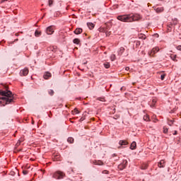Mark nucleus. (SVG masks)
Here are the masks:
<instances>
[{
	"mask_svg": "<svg viewBox=\"0 0 181 181\" xmlns=\"http://www.w3.org/2000/svg\"><path fill=\"white\" fill-rule=\"evenodd\" d=\"M160 78H161V80H165V74H162L160 76Z\"/></svg>",
	"mask_w": 181,
	"mask_h": 181,
	"instance_id": "nucleus-34",
	"label": "nucleus"
},
{
	"mask_svg": "<svg viewBox=\"0 0 181 181\" xmlns=\"http://www.w3.org/2000/svg\"><path fill=\"white\" fill-rule=\"evenodd\" d=\"M117 19L118 21H121V22H135L141 19V17L139 14H128L119 16H117Z\"/></svg>",
	"mask_w": 181,
	"mask_h": 181,
	"instance_id": "nucleus-1",
	"label": "nucleus"
},
{
	"mask_svg": "<svg viewBox=\"0 0 181 181\" xmlns=\"http://www.w3.org/2000/svg\"><path fill=\"white\" fill-rule=\"evenodd\" d=\"M98 100H99V101H105L104 98H99Z\"/></svg>",
	"mask_w": 181,
	"mask_h": 181,
	"instance_id": "nucleus-33",
	"label": "nucleus"
},
{
	"mask_svg": "<svg viewBox=\"0 0 181 181\" xmlns=\"http://www.w3.org/2000/svg\"><path fill=\"white\" fill-rule=\"evenodd\" d=\"M81 121H83V119H82V118L81 119Z\"/></svg>",
	"mask_w": 181,
	"mask_h": 181,
	"instance_id": "nucleus-45",
	"label": "nucleus"
},
{
	"mask_svg": "<svg viewBox=\"0 0 181 181\" xmlns=\"http://www.w3.org/2000/svg\"><path fill=\"white\" fill-rule=\"evenodd\" d=\"M4 1H8V0H3L2 2H4Z\"/></svg>",
	"mask_w": 181,
	"mask_h": 181,
	"instance_id": "nucleus-43",
	"label": "nucleus"
},
{
	"mask_svg": "<svg viewBox=\"0 0 181 181\" xmlns=\"http://www.w3.org/2000/svg\"><path fill=\"white\" fill-rule=\"evenodd\" d=\"M125 70H126L127 71H128V70H129V67L127 66V67L125 68Z\"/></svg>",
	"mask_w": 181,
	"mask_h": 181,
	"instance_id": "nucleus-39",
	"label": "nucleus"
},
{
	"mask_svg": "<svg viewBox=\"0 0 181 181\" xmlns=\"http://www.w3.org/2000/svg\"><path fill=\"white\" fill-rule=\"evenodd\" d=\"M177 49L181 51V45H178Z\"/></svg>",
	"mask_w": 181,
	"mask_h": 181,
	"instance_id": "nucleus-37",
	"label": "nucleus"
},
{
	"mask_svg": "<svg viewBox=\"0 0 181 181\" xmlns=\"http://www.w3.org/2000/svg\"><path fill=\"white\" fill-rule=\"evenodd\" d=\"M67 141L69 144H73L74 142V139H73V137H69Z\"/></svg>",
	"mask_w": 181,
	"mask_h": 181,
	"instance_id": "nucleus-21",
	"label": "nucleus"
},
{
	"mask_svg": "<svg viewBox=\"0 0 181 181\" xmlns=\"http://www.w3.org/2000/svg\"><path fill=\"white\" fill-rule=\"evenodd\" d=\"M0 94L3 95L2 98H0V103L4 101L5 104H11L13 102V95L10 90H0Z\"/></svg>",
	"mask_w": 181,
	"mask_h": 181,
	"instance_id": "nucleus-2",
	"label": "nucleus"
},
{
	"mask_svg": "<svg viewBox=\"0 0 181 181\" xmlns=\"http://www.w3.org/2000/svg\"><path fill=\"white\" fill-rule=\"evenodd\" d=\"M87 25L89 28V29H94V24L93 23H88Z\"/></svg>",
	"mask_w": 181,
	"mask_h": 181,
	"instance_id": "nucleus-17",
	"label": "nucleus"
},
{
	"mask_svg": "<svg viewBox=\"0 0 181 181\" xmlns=\"http://www.w3.org/2000/svg\"><path fill=\"white\" fill-rule=\"evenodd\" d=\"M125 49L124 47H121L119 52V54H122V53H124Z\"/></svg>",
	"mask_w": 181,
	"mask_h": 181,
	"instance_id": "nucleus-27",
	"label": "nucleus"
},
{
	"mask_svg": "<svg viewBox=\"0 0 181 181\" xmlns=\"http://www.w3.org/2000/svg\"><path fill=\"white\" fill-rule=\"evenodd\" d=\"M139 39H146V35H145L144 34H139Z\"/></svg>",
	"mask_w": 181,
	"mask_h": 181,
	"instance_id": "nucleus-19",
	"label": "nucleus"
},
{
	"mask_svg": "<svg viewBox=\"0 0 181 181\" xmlns=\"http://www.w3.org/2000/svg\"><path fill=\"white\" fill-rule=\"evenodd\" d=\"M32 124H35V122H33Z\"/></svg>",
	"mask_w": 181,
	"mask_h": 181,
	"instance_id": "nucleus-44",
	"label": "nucleus"
},
{
	"mask_svg": "<svg viewBox=\"0 0 181 181\" xmlns=\"http://www.w3.org/2000/svg\"><path fill=\"white\" fill-rule=\"evenodd\" d=\"M72 114H80V111H78L77 108H75L74 110H72Z\"/></svg>",
	"mask_w": 181,
	"mask_h": 181,
	"instance_id": "nucleus-26",
	"label": "nucleus"
},
{
	"mask_svg": "<svg viewBox=\"0 0 181 181\" xmlns=\"http://www.w3.org/2000/svg\"><path fill=\"white\" fill-rule=\"evenodd\" d=\"M168 128L163 127V132H164V134H168Z\"/></svg>",
	"mask_w": 181,
	"mask_h": 181,
	"instance_id": "nucleus-30",
	"label": "nucleus"
},
{
	"mask_svg": "<svg viewBox=\"0 0 181 181\" xmlns=\"http://www.w3.org/2000/svg\"><path fill=\"white\" fill-rule=\"evenodd\" d=\"M94 165H98L99 166H101V165H104V163L101 160H95L93 162Z\"/></svg>",
	"mask_w": 181,
	"mask_h": 181,
	"instance_id": "nucleus-13",
	"label": "nucleus"
},
{
	"mask_svg": "<svg viewBox=\"0 0 181 181\" xmlns=\"http://www.w3.org/2000/svg\"><path fill=\"white\" fill-rule=\"evenodd\" d=\"M156 35H157V37H159V35L156 34Z\"/></svg>",
	"mask_w": 181,
	"mask_h": 181,
	"instance_id": "nucleus-42",
	"label": "nucleus"
},
{
	"mask_svg": "<svg viewBox=\"0 0 181 181\" xmlns=\"http://www.w3.org/2000/svg\"><path fill=\"white\" fill-rule=\"evenodd\" d=\"M35 36H36V37H39L40 36H42V32L39 30H35Z\"/></svg>",
	"mask_w": 181,
	"mask_h": 181,
	"instance_id": "nucleus-15",
	"label": "nucleus"
},
{
	"mask_svg": "<svg viewBox=\"0 0 181 181\" xmlns=\"http://www.w3.org/2000/svg\"><path fill=\"white\" fill-rule=\"evenodd\" d=\"M104 67H105V69H110V62H106V63H105V64H104Z\"/></svg>",
	"mask_w": 181,
	"mask_h": 181,
	"instance_id": "nucleus-25",
	"label": "nucleus"
},
{
	"mask_svg": "<svg viewBox=\"0 0 181 181\" xmlns=\"http://www.w3.org/2000/svg\"><path fill=\"white\" fill-rule=\"evenodd\" d=\"M74 33H75V35H80V33H83V29H81V28H76L74 30Z\"/></svg>",
	"mask_w": 181,
	"mask_h": 181,
	"instance_id": "nucleus-9",
	"label": "nucleus"
},
{
	"mask_svg": "<svg viewBox=\"0 0 181 181\" xmlns=\"http://www.w3.org/2000/svg\"><path fill=\"white\" fill-rule=\"evenodd\" d=\"M158 52H159V48L154 47L151 49V52H148V56H150V57H153V56L156 54V53H158Z\"/></svg>",
	"mask_w": 181,
	"mask_h": 181,
	"instance_id": "nucleus-4",
	"label": "nucleus"
},
{
	"mask_svg": "<svg viewBox=\"0 0 181 181\" xmlns=\"http://www.w3.org/2000/svg\"><path fill=\"white\" fill-rule=\"evenodd\" d=\"M50 77H52V74L49 73V72H46L45 74H44V78L45 80H48V78H50Z\"/></svg>",
	"mask_w": 181,
	"mask_h": 181,
	"instance_id": "nucleus-8",
	"label": "nucleus"
},
{
	"mask_svg": "<svg viewBox=\"0 0 181 181\" xmlns=\"http://www.w3.org/2000/svg\"><path fill=\"white\" fill-rule=\"evenodd\" d=\"M52 5H53V1L49 0V6H52Z\"/></svg>",
	"mask_w": 181,
	"mask_h": 181,
	"instance_id": "nucleus-31",
	"label": "nucleus"
},
{
	"mask_svg": "<svg viewBox=\"0 0 181 181\" xmlns=\"http://www.w3.org/2000/svg\"><path fill=\"white\" fill-rule=\"evenodd\" d=\"M176 57H177V56L175 54L170 55V59H172L173 60V62H177V59H176Z\"/></svg>",
	"mask_w": 181,
	"mask_h": 181,
	"instance_id": "nucleus-18",
	"label": "nucleus"
},
{
	"mask_svg": "<svg viewBox=\"0 0 181 181\" xmlns=\"http://www.w3.org/2000/svg\"><path fill=\"white\" fill-rule=\"evenodd\" d=\"M126 166H128V160H124L123 163L119 165V169L122 170L125 169Z\"/></svg>",
	"mask_w": 181,
	"mask_h": 181,
	"instance_id": "nucleus-5",
	"label": "nucleus"
},
{
	"mask_svg": "<svg viewBox=\"0 0 181 181\" xmlns=\"http://www.w3.org/2000/svg\"><path fill=\"white\" fill-rule=\"evenodd\" d=\"M173 122H175V120L168 119V125H170V127H172V125H173Z\"/></svg>",
	"mask_w": 181,
	"mask_h": 181,
	"instance_id": "nucleus-23",
	"label": "nucleus"
},
{
	"mask_svg": "<svg viewBox=\"0 0 181 181\" xmlns=\"http://www.w3.org/2000/svg\"><path fill=\"white\" fill-rule=\"evenodd\" d=\"M158 168H165V160H161L158 163Z\"/></svg>",
	"mask_w": 181,
	"mask_h": 181,
	"instance_id": "nucleus-10",
	"label": "nucleus"
},
{
	"mask_svg": "<svg viewBox=\"0 0 181 181\" xmlns=\"http://www.w3.org/2000/svg\"><path fill=\"white\" fill-rule=\"evenodd\" d=\"M119 144L121 145V146H122L124 145H128V141H125V140H120L119 141Z\"/></svg>",
	"mask_w": 181,
	"mask_h": 181,
	"instance_id": "nucleus-11",
	"label": "nucleus"
},
{
	"mask_svg": "<svg viewBox=\"0 0 181 181\" xmlns=\"http://www.w3.org/2000/svg\"><path fill=\"white\" fill-rule=\"evenodd\" d=\"M144 121H151V119L149 118V115H146L145 116H144Z\"/></svg>",
	"mask_w": 181,
	"mask_h": 181,
	"instance_id": "nucleus-24",
	"label": "nucleus"
},
{
	"mask_svg": "<svg viewBox=\"0 0 181 181\" xmlns=\"http://www.w3.org/2000/svg\"><path fill=\"white\" fill-rule=\"evenodd\" d=\"M156 98H153V100H152V103L151 104H150V106L151 107H155V104H156Z\"/></svg>",
	"mask_w": 181,
	"mask_h": 181,
	"instance_id": "nucleus-16",
	"label": "nucleus"
},
{
	"mask_svg": "<svg viewBox=\"0 0 181 181\" xmlns=\"http://www.w3.org/2000/svg\"><path fill=\"white\" fill-rule=\"evenodd\" d=\"M156 12L157 13H160V12H163V7H158L156 8Z\"/></svg>",
	"mask_w": 181,
	"mask_h": 181,
	"instance_id": "nucleus-14",
	"label": "nucleus"
},
{
	"mask_svg": "<svg viewBox=\"0 0 181 181\" xmlns=\"http://www.w3.org/2000/svg\"><path fill=\"white\" fill-rule=\"evenodd\" d=\"M49 95H53V94H54V90L50 89L49 91H48Z\"/></svg>",
	"mask_w": 181,
	"mask_h": 181,
	"instance_id": "nucleus-28",
	"label": "nucleus"
},
{
	"mask_svg": "<svg viewBox=\"0 0 181 181\" xmlns=\"http://www.w3.org/2000/svg\"><path fill=\"white\" fill-rule=\"evenodd\" d=\"M73 42L75 45H78L80 43V40L78 38H75V39H74Z\"/></svg>",
	"mask_w": 181,
	"mask_h": 181,
	"instance_id": "nucleus-20",
	"label": "nucleus"
},
{
	"mask_svg": "<svg viewBox=\"0 0 181 181\" xmlns=\"http://www.w3.org/2000/svg\"><path fill=\"white\" fill-rule=\"evenodd\" d=\"M136 46H139V45H141V42L136 41Z\"/></svg>",
	"mask_w": 181,
	"mask_h": 181,
	"instance_id": "nucleus-36",
	"label": "nucleus"
},
{
	"mask_svg": "<svg viewBox=\"0 0 181 181\" xmlns=\"http://www.w3.org/2000/svg\"><path fill=\"white\" fill-rule=\"evenodd\" d=\"M65 177H66V173L60 170L55 172L52 175V177H54V179H57L58 180L60 179H64Z\"/></svg>",
	"mask_w": 181,
	"mask_h": 181,
	"instance_id": "nucleus-3",
	"label": "nucleus"
},
{
	"mask_svg": "<svg viewBox=\"0 0 181 181\" xmlns=\"http://www.w3.org/2000/svg\"><path fill=\"white\" fill-rule=\"evenodd\" d=\"M16 145H17V146H19L21 145V142H18V143L16 144Z\"/></svg>",
	"mask_w": 181,
	"mask_h": 181,
	"instance_id": "nucleus-40",
	"label": "nucleus"
},
{
	"mask_svg": "<svg viewBox=\"0 0 181 181\" xmlns=\"http://www.w3.org/2000/svg\"><path fill=\"white\" fill-rule=\"evenodd\" d=\"M136 148V142L133 141L130 146V149L134 150Z\"/></svg>",
	"mask_w": 181,
	"mask_h": 181,
	"instance_id": "nucleus-12",
	"label": "nucleus"
},
{
	"mask_svg": "<svg viewBox=\"0 0 181 181\" xmlns=\"http://www.w3.org/2000/svg\"><path fill=\"white\" fill-rule=\"evenodd\" d=\"M18 39H16L14 40V42H18Z\"/></svg>",
	"mask_w": 181,
	"mask_h": 181,
	"instance_id": "nucleus-41",
	"label": "nucleus"
},
{
	"mask_svg": "<svg viewBox=\"0 0 181 181\" xmlns=\"http://www.w3.org/2000/svg\"><path fill=\"white\" fill-rule=\"evenodd\" d=\"M54 32V30H53V26H49L46 29V33L47 35H53Z\"/></svg>",
	"mask_w": 181,
	"mask_h": 181,
	"instance_id": "nucleus-6",
	"label": "nucleus"
},
{
	"mask_svg": "<svg viewBox=\"0 0 181 181\" xmlns=\"http://www.w3.org/2000/svg\"><path fill=\"white\" fill-rule=\"evenodd\" d=\"M102 173H103L104 175H108V173H110V172L107 170H105L102 172Z\"/></svg>",
	"mask_w": 181,
	"mask_h": 181,
	"instance_id": "nucleus-29",
	"label": "nucleus"
},
{
	"mask_svg": "<svg viewBox=\"0 0 181 181\" xmlns=\"http://www.w3.org/2000/svg\"><path fill=\"white\" fill-rule=\"evenodd\" d=\"M148 168V165H145V166H142L141 167V169L143 170H145V169H147Z\"/></svg>",
	"mask_w": 181,
	"mask_h": 181,
	"instance_id": "nucleus-32",
	"label": "nucleus"
},
{
	"mask_svg": "<svg viewBox=\"0 0 181 181\" xmlns=\"http://www.w3.org/2000/svg\"><path fill=\"white\" fill-rule=\"evenodd\" d=\"M115 59H117V56H115V54H112V55L110 56V60H111V62L115 61Z\"/></svg>",
	"mask_w": 181,
	"mask_h": 181,
	"instance_id": "nucleus-22",
	"label": "nucleus"
},
{
	"mask_svg": "<svg viewBox=\"0 0 181 181\" xmlns=\"http://www.w3.org/2000/svg\"><path fill=\"white\" fill-rule=\"evenodd\" d=\"M28 170H23V175H28Z\"/></svg>",
	"mask_w": 181,
	"mask_h": 181,
	"instance_id": "nucleus-35",
	"label": "nucleus"
},
{
	"mask_svg": "<svg viewBox=\"0 0 181 181\" xmlns=\"http://www.w3.org/2000/svg\"><path fill=\"white\" fill-rule=\"evenodd\" d=\"M173 135H177V131H175V132L173 133Z\"/></svg>",
	"mask_w": 181,
	"mask_h": 181,
	"instance_id": "nucleus-38",
	"label": "nucleus"
},
{
	"mask_svg": "<svg viewBox=\"0 0 181 181\" xmlns=\"http://www.w3.org/2000/svg\"><path fill=\"white\" fill-rule=\"evenodd\" d=\"M121 90H122V88H121Z\"/></svg>",
	"mask_w": 181,
	"mask_h": 181,
	"instance_id": "nucleus-46",
	"label": "nucleus"
},
{
	"mask_svg": "<svg viewBox=\"0 0 181 181\" xmlns=\"http://www.w3.org/2000/svg\"><path fill=\"white\" fill-rule=\"evenodd\" d=\"M27 74H29V69L28 68H25L20 71V76H26Z\"/></svg>",
	"mask_w": 181,
	"mask_h": 181,
	"instance_id": "nucleus-7",
	"label": "nucleus"
}]
</instances>
